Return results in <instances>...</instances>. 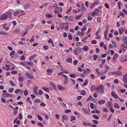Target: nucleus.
<instances>
[{
  "label": "nucleus",
  "mask_w": 127,
  "mask_h": 127,
  "mask_svg": "<svg viewBox=\"0 0 127 127\" xmlns=\"http://www.w3.org/2000/svg\"><path fill=\"white\" fill-rule=\"evenodd\" d=\"M8 18L10 19L12 18L11 13L10 12H8L6 13L2 14L0 17V20H4Z\"/></svg>",
  "instance_id": "f257e3e1"
},
{
  "label": "nucleus",
  "mask_w": 127,
  "mask_h": 127,
  "mask_svg": "<svg viewBox=\"0 0 127 127\" xmlns=\"http://www.w3.org/2000/svg\"><path fill=\"white\" fill-rule=\"evenodd\" d=\"M68 23L67 22H65V24L63 22L60 25V28L61 29H65L66 30L68 29L69 28Z\"/></svg>",
  "instance_id": "f03ea898"
},
{
  "label": "nucleus",
  "mask_w": 127,
  "mask_h": 127,
  "mask_svg": "<svg viewBox=\"0 0 127 127\" xmlns=\"http://www.w3.org/2000/svg\"><path fill=\"white\" fill-rule=\"evenodd\" d=\"M81 52V48L79 47L75 48L74 50L73 54L75 55L79 54Z\"/></svg>",
  "instance_id": "7ed1b4c3"
},
{
  "label": "nucleus",
  "mask_w": 127,
  "mask_h": 127,
  "mask_svg": "<svg viewBox=\"0 0 127 127\" xmlns=\"http://www.w3.org/2000/svg\"><path fill=\"white\" fill-rule=\"evenodd\" d=\"M95 89L99 90L100 93L101 94L103 93L104 92V87L102 85H101L98 87H97Z\"/></svg>",
  "instance_id": "20e7f679"
},
{
  "label": "nucleus",
  "mask_w": 127,
  "mask_h": 127,
  "mask_svg": "<svg viewBox=\"0 0 127 127\" xmlns=\"http://www.w3.org/2000/svg\"><path fill=\"white\" fill-rule=\"evenodd\" d=\"M111 73H112L113 75L116 76L117 75H122L123 73H122L120 71H115L114 72H111Z\"/></svg>",
  "instance_id": "39448f33"
},
{
  "label": "nucleus",
  "mask_w": 127,
  "mask_h": 127,
  "mask_svg": "<svg viewBox=\"0 0 127 127\" xmlns=\"http://www.w3.org/2000/svg\"><path fill=\"white\" fill-rule=\"evenodd\" d=\"M25 75L26 77H28L31 79H32L33 78V74L30 73H25Z\"/></svg>",
  "instance_id": "423d86ee"
},
{
  "label": "nucleus",
  "mask_w": 127,
  "mask_h": 127,
  "mask_svg": "<svg viewBox=\"0 0 127 127\" xmlns=\"http://www.w3.org/2000/svg\"><path fill=\"white\" fill-rule=\"evenodd\" d=\"M111 95L112 96H113L114 98L116 99H118L119 98V97L118 95L115 92L113 91H112L111 92Z\"/></svg>",
  "instance_id": "0eeeda50"
},
{
  "label": "nucleus",
  "mask_w": 127,
  "mask_h": 127,
  "mask_svg": "<svg viewBox=\"0 0 127 127\" xmlns=\"http://www.w3.org/2000/svg\"><path fill=\"white\" fill-rule=\"evenodd\" d=\"M90 70L88 68H87L86 69H84L83 70V73L87 75L88 73H89L90 72Z\"/></svg>",
  "instance_id": "6e6552de"
},
{
  "label": "nucleus",
  "mask_w": 127,
  "mask_h": 127,
  "mask_svg": "<svg viewBox=\"0 0 127 127\" xmlns=\"http://www.w3.org/2000/svg\"><path fill=\"white\" fill-rule=\"evenodd\" d=\"M7 24L5 23L3 25V28L6 30H8L9 29V28L7 26Z\"/></svg>",
  "instance_id": "1a4fd4ad"
},
{
  "label": "nucleus",
  "mask_w": 127,
  "mask_h": 127,
  "mask_svg": "<svg viewBox=\"0 0 127 127\" xmlns=\"http://www.w3.org/2000/svg\"><path fill=\"white\" fill-rule=\"evenodd\" d=\"M58 89L60 90H64L65 89V88L62 87V86L58 85H57Z\"/></svg>",
  "instance_id": "9d476101"
},
{
  "label": "nucleus",
  "mask_w": 127,
  "mask_h": 127,
  "mask_svg": "<svg viewBox=\"0 0 127 127\" xmlns=\"http://www.w3.org/2000/svg\"><path fill=\"white\" fill-rule=\"evenodd\" d=\"M108 28H107L104 33L105 39H106L107 37V34L108 33Z\"/></svg>",
  "instance_id": "9b49d317"
},
{
  "label": "nucleus",
  "mask_w": 127,
  "mask_h": 127,
  "mask_svg": "<svg viewBox=\"0 0 127 127\" xmlns=\"http://www.w3.org/2000/svg\"><path fill=\"white\" fill-rule=\"evenodd\" d=\"M105 102V100H99L98 101V103L100 105L103 104Z\"/></svg>",
  "instance_id": "f8f14e48"
},
{
  "label": "nucleus",
  "mask_w": 127,
  "mask_h": 127,
  "mask_svg": "<svg viewBox=\"0 0 127 127\" xmlns=\"http://www.w3.org/2000/svg\"><path fill=\"white\" fill-rule=\"evenodd\" d=\"M74 18L72 16H70L68 17V19L69 21H74Z\"/></svg>",
  "instance_id": "ddd939ff"
},
{
  "label": "nucleus",
  "mask_w": 127,
  "mask_h": 127,
  "mask_svg": "<svg viewBox=\"0 0 127 127\" xmlns=\"http://www.w3.org/2000/svg\"><path fill=\"white\" fill-rule=\"evenodd\" d=\"M82 110L85 113V114H87L89 115L90 113V111H88L86 109L84 108H83L82 109Z\"/></svg>",
  "instance_id": "4468645a"
},
{
  "label": "nucleus",
  "mask_w": 127,
  "mask_h": 127,
  "mask_svg": "<svg viewBox=\"0 0 127 127\" xmlns=\"http://www.w3.org/2000/svg\"><path fill=\"white\" fill-rule=\"evenodd\" d=\"M38 90V88L37 87L35 86L33 87V90L34 94H35L37 93Z\"/></svg>",
  "instance_id": "2eb2a0df"
},
{
  "label": "nucleus",
  "mask_w": 127,
  "mask_h": 127,
  "mask_svg": "<svg viewBox=\"0 0 127 127\" xmlns=\"http://www.w3.org/2000/svg\"><path fill=\"white\" fill-rule=\"evenodd\" d=\"M82 123L83 125L85 126H89L90 127L91 126V124L88 123H87L85 122H83Z\"/></svg>",
  "instance_id": "dca6fc26"
},
{
  "label": "nucleus",
  "mask_w": 127,
  "mask_h": 127,
  "mask_svg": "<svg viewBox=\"0 0 127 127\" xmlns=\"http://www.w3.org/2000/svg\"><path fill=\"white\" fill-rule=\"evenodd\" d=\"M25 79V77L23 76H21L18 78V80L20 82L23 81Z\"/></svg>",
  "instance_id": "f3484780"
},
{
  "label": "nucleus",
  "mask_w": 127,
  "mask_h": 127,
  "mask_svg": "<svg viewBox=\"0 0 127 127\" xmlns=\"http://www.w3.org/2000/svg\"><path fill=\"white\" fill-rule=\"evenodd\" d=\"M120 60L121 62H124L126 61L125 56L121 58L120 59Z\"/></svg>",
  "instance_id": "a211bd4d"
},
{
  "label": "nucleus",
  "mask_w": 127,
  "mask_h": 127,
  "mask_svg": "<svg viewBox=\"0 0 127 127\" xmlns=\"http://www.w3.org/2000/svg\"><path fill=\"white\" fill-rule=\"evenodd\" d=\"M66 61L68 63H71L72 62V60L71 58H68L66 59Z\"/></svg>",
  "instance_id": "6ab92c4d"
},
{
  "label": "nucleus",
  "mask_w": 127,
  "mask_h": 127,
  "mask_svg": "<svg viewBox=\"0 0 127 127\" xmlns=\"http://www.w3.org/2000/svg\"><path fill=\"white\" fill-rule=\"evenodd\" d=\"M123 40L124 43L126 44L127 43V37L126 36L123 37Z\"/></svg>",
  "instance_id": "aec40b11"
},
{
  "label": "nucleus",
  "mask_w": 127,
  "mask_h": 127,
  "mask_svg": "<svg viewBox=\"0 0 127 127\" xmlns=\"http://www.w3.org/2000/svg\"><path fill=\"white\" fill-rule=\"evenodd\" d=\"M41 89L43 90L44 91L47 92H49V89L47 88H46V87H42V88Z\"/></svg>",
  "instance_id": "412c9836"
},
{
  "label": "nucleus",
  "mask_w": 127,
  "mask_h": 127,
  "mask_svg": "<svg viewBox=\"0 0 127 127\" xmlns=\"http://www.w3.org/2000/svg\"><path fill=\"white\" fill-rule=\"evenodd\" d=\"M9 35V34L7 32H4L3 31H1L0 32V35Z\"/></svg>",
  "instance_id": "4be33fe9"
},
{
  "label": "nucleus",
  "mask_w": 127,
  "mask_h": 127,
  "mask_svg": "<svg viewBox=\"0 0 127 127\" xmlns=\"http://www.w3.org/2000/svg\"><path fill=\"white\" fill-rule=\"evenodd\" d=\"M114 107L116 108H120V106L117 103H115L114 104Z\"/></svg>",
  "instance_id": "5701e85b"
},
{
  "label": "nucleus",
  "mask_w": 127,
  "mask_h": 127,
  "mask_svg": "<svg viewBox=\"0 0 127 127\" xmlns=\"http://www.w3.org/2000/svg\"><path fill=\"white\" fill-rule=\"evenodd\" d=\"M72 10V7H70L69 9H68L66 13L67 14H70V12Z\"/></svg>",
  "instance_id": "b1692460"
},
{
  "label": "nucleus",
  "mask_w": 127,
  "mask_h": 127,
  "mask_svg": "<svg viewBox=\"0 0 127 127\" xmlns=\"http://www.w3.org/2000/svg\"><path fill=\"white\" fill-rule=\"evenodd\" d=\"M80 94L81 95H84L86 94V92L84 90H82L81 91Z\"/></svg>",
  "instance_id": "393cba45"
},
{
  "label": "nucleus",
  "mask_w": 127,
  "mask_h": 127,
  "mask_svg": "<svg viewBox=\"0 0 127 127\" xmlns=\"http://www.w3.org/2000/svg\"><path fill=\"white\" fill-rule=\"evenodd\" d=\"M82 49L85 51H88V48L87 46H85L82 48Z\"/></svg>",
  "instance_id": "a878e982"
},
{
  "label": "nucleus",
  "mask_w": 127,
  "mask_h": 127,
  "mask_svg": "<svg viewBox=\"0 0 127 127\" xmlns=\"http://www.w3.org/2000/svg\"><path fill=\"white\" fill-rule=\"evenodd\" d=\"M28 32V31L27 29L26 30V31L25 32H22L21 33V36H24Z\"/></svg>",
  "instance_id": "bb28decb"
},
{
  "label": "nucleus",
  "mask_w": 127,
  "mask_h": 127,
  "mask_svg": "<svg viewBox=\"0 0 127 127\" xmlns=\"http://www.w3.org/2000/svg\"><path fill=\"white\" fill-rule=\"evenodd\" d=\"M82 14L80 15H78L76 16L75 18V19L78 20L80 19L81 17V16H82Z\"/></svg>",
  "instance_id": "cd10ccee"
},
{
  "label": "nucleus",
  "mask_w": 127,
  "mask_h": 127,
  "mask_svg": "<svg viewBox=\"0 0 127 127\" xmlns=\"http://www.w3.org/2000/svg\"><path fill=\"white\" fill-rule=\"evenodd\" d=\"M45 16L48 18H52L53 17L52 15L50 14H47L45 15Z\"/></svg>",
  "instance_id": "c85d7f7f"
},
{
  "label": "nucleus",
  "mask_w": 127,
  "mask_h": 127,
  "mask_svg": "<svg viewBox=\"0 0 127 127\" xmlns=\"http://www.w3.org/2000/svg\"><path fill=\"white\" fill-rule=\"evenodd\" d=\"M92 116L94 118L97 120H98L99 118V117L96 115H93Z\"/></svg>",
  "instance_id": "c756f323"
},
{
  "label": "nucleus",
  "mask_w": 127,
  "mask_h": 127,
  "mask_svg": "<svg viewBox=\"0 0 127 127\" xmlns=\"http://www.w3.org/2000/svg\"><path fill=\"white\" fill-rule=\"evenodd\" d=\"M101 29L100 28L98 29V30L96 31L95 33V35H97L98 33L101 31Z\"/></svg>",
  "instance_id": "7c9ffc66"
},
{
  "label": "nucleus",
  "mask_w": 127,
  "mask_h": 127,
  "mask_svg": "<svg viewBox=\"0 0 127 127\" xmlns=\"http://www.w3.org/2000/svg\"><path fill=\"white\" fill-rule=\"evenodd\" d=\"M26 101L28 103H30V104H31L32 103V101L30 99V98L29 97H27Z\"/></svg>",
  "instance_id": "2f4dec72"
},
{
  "label": "nucleus",
  "mask_w": 127,
  "mask_h": 127,
  "mask_svg": "<svg viewBox=\"0 0 127 127\" xmlns=\"http://www.w3.org/2000/svg\"><path fill=\"white\" fill-rule=\"evenodd\" d=\"M71 119L70 120L71 122H72L73 121H74L76 119V118L74 116H71Z\"/></svg>",
  "instance_id": "473e14b6"
},
{
  "label": "nucleus",
  "mask_w": 127,
  "mask_h": 127,
  "mask_svg": "<svg viewBox=\"0 0 127 127\" xmlns=\"http://www.w3.org/2000/svg\"><path fill=\"white\" fill-rule=\"evenodd\" d=\"M100 1L99 0H95L94 3L95 5L98 4L99 3Z\"/></svg>",
  "instance_id": "72a5a7b5"
},
{
  "label": "nucleus",
  "mask_w": 127,
  "mask_h": 127,
  "mask_svg": "<svg viewBox=\"0 0 127 127\" xmlns=\"http://www.w3.org/2000/svg\"><path fill=\"white\" fill-rule=\"evenodd\" d=\"M20 64L24 66H26L27 65V62H24L23 63H20Z\"/></svg>",
  "instance_id": "f704fd0d"
},
{
  "label": "nucleus",
  "mask_w": 127,
  "mask_h": 127,
  "mask_svg": "<svg viewBox=\"0 0 127 127\" xmlns=\"http://www.w3.org/2000/svg\"><path fill=\"white\" fill-rule=\"evenodd\" d=\"M62 118L64 120H67V118H68L67 116L66 115H63L62 116Z\"/></svg>",
  "instance_id": "c9c22d12"
},
{
  "label": "nucleus",
  "mask_w": 127,
  "mask_h": 127,
  "mask_svg": "<svg viewBox=\"0 0 127 127\" xmlns=\"http://www.w3.org/2000/svg\"><path fill=\"white\" fill-rule=\"evenodd\" d=\"M88 82V80H86L84 82V83H83V86H86Z\"/></svg>",
  "instance_id": "e433bc0d"
},
{
  "label": "nucleus",
  "mask_w": 127,
  "mask_h": 127,
  "mask_svg": "<svg viewBox=\"0 0 127 127\" xmlns=\"http://www.w3.org/2000/svg\"><path fill=\"white\" fill-rule=\"evenodd\" d=\"M34 102L36 103H40L41 102L40 100L38 99H36L34 101Z\"/></svg>",
  "instance_id": "4c0bfd02"
},
{
  "label": "nucleus",
  "mask_w": 127,
  "mask_h": 127,
  "mask_svg": "<svg viewBox=\"0 0 127 127\" xmlns=\"http://www.w3.org/2000/svg\"><path fill=\"white\" fill-rule=\"evenodd\" d=\"M72 37L70 33H69L68 36V38L70 40H71L72 39Z\"/></svg>",
  "instance_id": "58836bf2"
},
{
  "label": "nucleus",
  "mask_w": 127,
  "mask_h": 127,
  "mask_svg": "<svg viewBox=\"0 0 127 127\" xmlns=\"http://www.w3.org/2000/svg\"><path fill=\"white\" fill-rule=\"evenodd\" d=\"M23 116L22 114L21 113H20L19 115L18 118L19 120H22V119Z\"/></svg>",
  "instance_id": "ea45409f"
},
{
  "label": "nucleus",
  "mask_w": 127,
  "mask_h": 127,
  "mask_svg": "<svg viewBox=\"0 0 127 127\" xmlns=\"http://www.w3.org/2000/svg\"><path fill=\"white\" fill-rule=\"evenodd\" d=\"M10 83L11 85L13 86H16V84H14L13 81L12 80L10 81Z\"/></svg>",
  "instance_id": "a19ab883"
},
{
  "label": "nucleus",
  "mask_w": 127,
  "mask_h": 127,
  "mask_svg": "<svg viewBox=\"0 0 127 127\" xmlns=\"http://www.w3.org/2000/svg\"><path fill=\"white\" fill-rule=\"evenodd\" d=\"M93 57L94 60V61H95L96 60L97 57V55L95 54L93 55Z\"/></svg>",
  "instance_id": "79ce46f5"
},
{
  "label": "nucleus",
  "mask_w": 127,
  "mask_h": 127,
  "mask_svg": "<svg viewBox=\"0 0 127 127\" xmlns=\"http://www.w3.org/2000/svg\"><path fill=\"white\" fill-rule=\"evenodd\" d=\"M37 118L38 119L41 121L43 120L42 118L39 115H38L37 117Z\"/></svg>",
  "instance_id": "37998d69"
},
{
  "label": "nucleus",
  "mask_w": 127,
  "mask_h": 127,
  "mask_svg": "<svg viewBox=\"0 0 127 127\" xmlns=\"http://www.w3.org/2000/svg\"><path fill=\"white\" fill-rule=\"evenodd\" d=\"M99 69L98 68H96L95 69L96 72L98 75H101L102 74H100V73L99 72Z\"/></svg>",
  "instance_id": "c03bdc74"
},
{
  "label": "nucleus",
  "mask_w": 127,
  "mask_h": 127,
  "mask_svg": "<svg viewBox=\"0 0 127 127\" xmlns=\"http://www.w3.org/2000/svg\"><path fill=\"white\" fill-rule=\"evenodd\" d=\"M8 94V93H3L2 95V96L3 97H7V94Z\"/></svg>",
  "instance_id": "a18cd8bd"
},
{
  "label": "nucleus",
  "mask_w": 127,
  "mask_h": 127,
  "mask_svg": "<svg viewBox=\"0 0 127 127\" xmlns=\"http://www.w3.org/2000/svg\"><path fill=\"white\" fill-rule=\"evenodd\" d=\"M118 53H115L113 57V58L116 59L118 57Z\"/></svg>",
  "instance_id": "49530a36"
},
{
  "label": "nucleus",
  "mask_w": 127,
  "mask_h": 127,
  "mask_svg": "<svg viewBox=\"0 0 127 127\" xmlns=\"http://www.w3.org/2000/svg\"><path fill=\"white\" fill-rule=\"evenodd\" d=\"M91 43L92 44H96L97 43V41L96 40H93L91 41Z\"/></svg>",
  "instance_id": "de8ad7c7"
},
{
  "label": "nucleus",
  "mask_w": 127,
  "mask_h": 127,
  "mask_svg": "<svg viewBox=\"0 0 127 127\" xmlns=\"http://www.w3.org/2000/svg\"><path fill=\"white\" fill-rule=\"evenodd\" d=\"M5 66L6 67H7V68H6L5 69V70H9L10 69V66L9 65H7V64H5Z\"/></svg>",
  "instance_id": "09e8293b"
},
{
  "label": "nucleus",
  "mask_w": 127,
  "mask_h": 127,
  "mask_svg": "<svg viewBox=\"0 0 127 127\" xmlns=\"http://www.w3.org/2000/svg\"><path fill=\"white\" fill-rule=\"evenodd\" d=\"M48 46L47 45H45L43 46V48L45 50H47L48 49Z\"/></svg>",
  "instance_id": "8fccbe9b"
},
{
  "label": "nucleus",
  "mask_w": 127,
  "mask_h": 127,
  "mask_svg": "<svg viewBox=\"0 0 127 127\" xmlns=\"http://www.w3.org/2000/svg\"><path fill=\"white\" fill-rule=\"evenodd\" d=\"M50 84L54 88H55L56 87V85L53 82H50Z\"/></svg>",
  "instance_id": "3c124183"
},
{
  "label": "nucleus",
  "mask_w": 127,
  "mask_h": 127,
  "mask_svg": "<svg viewBox=\"0 0 127 127\" xmlns=\"http://www.w3.org/2000/svg\"><path fill=\"white\" fill-rule=\"evenodd\" d=\"M33 63L32 62H27V65L28 64L30 66H32L33 65Z\"/></svg>",
  "instance_id": "603ef678"
},
{
  "label": "nucleus",
  "mask_w": 127,
  "mask_h": 127,
  "mask_svg": "<svg viewBox=\"0 0 127 127\" xmlns=\"http://www.w3.org/2000/svg\"><path fill=\"white\" fill-rule=\"evenodd\" d=\"M58 7V5L57 4H55L54 6H53L52 7V8H54L55 9L57 8Z\"/></svg>",
  "instance_id": "864d4df0"
},
{
  "label": "nucleus",
  "mask_w": 127,
  "mask_h": 127,
  "mask_svg": "<svg viewBox=\"0 0 127 127\" xmlns=\"http://www.w3.org/2000/svg\"><path fill=\"white\" fill-rule=\"evenodd\" d=\"M25 59V57L23 55L20 58V60L22 61H23Z\"/></svg>",
  "instance_id": "5fc2aeb1"
},
{
  "label": "nucleus",
  "mask_w": 127,
  "mask_h": 127,
  "mask_svg": "<svg viewBox=\"0 0 127 127\" xmlns=\"http://www.w3.org/2000/svg\"><path fill=\"white\" fill-rule=\"evenodd\" d=\"M27 85L29 86L32 83V82L30 80H28L27 81Z\"/></svg>",
  "instance_id": "6e6d98bb"
},
{
  "label": "nucleus",
  "mask_w": 127,
  "mask_h": 127,
  "mask_svg": "<svg viewBox=\"0 0 127 127\" xmlns=\"http://www.w3.org/2000/svg\"><path fill=\"white\" fill-rule=\"evenodd\" d=\"M95 85H93L91 87V91H93L95 88Z\"/></svg>",
  "instance_id": "4d7b16f0"
},
{
  "label": "nucleus",
  "mask_w": 127,
  "mask_h": 127,
  "mask_svg": "<svg viewBox=\"0 0 127 127\" xmlns=\"http://www.w3.org/2000/svg\"><path fill=\"white\" fill-rule=\"evenodd\" d=\"M105 68L106 69H109V66L107 64H106L104 66Z\"/></svg>",
  "instance_id": "13d9d810"
},
{
  "label": "nucleus",
  "mask_w": 127,
  "mask_h": 127,
  "mask_svg": "<svg viewBox=\"0 0 127 127\" xmlns=\"http://www.w3.org/2000/svg\"><path fill=\"white\" fill-rule=\"evenodd\" d=\"M14 89L13 88L10 89L8 90V91L9 93H12Z\"/></svg>",
  "instance_id": "bf43d9fd"
},
{
  "label": "nucleus",
  "mask_w": 127,
  "mask_h": 127,
  "mask_svg": "<svg viewBox=\"0 0 127 127\" xmlns=\"http://www.w3.org/2000/svg\"><path fill=\"white\" fill-rule=\"evenodd\" d=\"M57 9L59 11H60V12H61L62 10V8L60 7H58L57 8Z\"/></svg>",
  "instance_id": "052dcab7"
},
{
  "label": "nucleus",
  "mask_w": 127,
  "mask_h": 127,
  "mask_svg": "<svg viewBox=\"0 0 127 127\" xmlns=\"http://www.w3.org/2000/svg\"><path fill=\"white\" fill-rule=\"evenodd\" d=\"M92 122L93 123H94L95 124H98V121L95 120H92Z\"/></svg>",
  "instance_id": "680f3d73"
},
{
  "label": "nucleus",
  "mask_w": 127,
  "mask_h": 127,
  "mask_svg": "<svg viewBox=\"0 0 127 127\" xmlns=\"http://www.w3.org/2000/svg\"><path fill=\"white\" fill-rule=\"evenodd\" d=\"M97 22L99 23L100 22V18L99 17H97Z\"/></svg>",
  "instance_id": "e2e57ef3"
},
{
  "label": "nucleus",
  "mask_w": 127,
  "mask_h": 127,
  "mask_svg": "<svg viewBox=\"0 0 127 127\" xmlns=\"http://www.w3.org/2000/svg\"><path fill=\"white\" fill-rule=\"evenodd\" d=\"M91 28H89L88 29V31L86 32L87 34H88L91 31Z\"/></svg>",
  "instance_id": "0e129e2a"
},
{
  "label": "nucleus",
  "mask_w": 127,
  "mask_h": 127,
  "mask_svg": "<svg viewBox=\"0 0 127 127\" xmlns=\"http://www.w3.org/2000/svg\"><path fill=\"white\" fill-rule=\"evenodd\" d=\"M28 92L26 90H25L24 92V94L25 95H26L28 94Z\"/></svg>",
  "instance_id": "69168bd1"
},
{
  "label": "nucleus",
  "mask_w": 127,
  "mask_h": 127,
  "mask_svg": "<svg viewBox=\"0 0 127 127\" xmlns=\"http://www.w3.org/2000/svg\"><path fill=\"white\" fill-rule=\"evenodd\" d=\"M123 79H127V73H126L123 75Z\"/></svg>",
  "instance_id": "338daca9"
},
{
  "label": "nucleus",
  "mask_w": 127,
  "mask_h": 127,
  "mask_svg": "<svg viewBox=\"0 0 127 127\" xmlns=\"http://www.w3.org/2000/svg\"><path fill=\"white\" fill-rule=\"evenodd\" d=\"M43 93V92L41 90H39L38 91V93L40 95H41Z\"/></svg>",
  "instance_id": "774afa93"
}]
</instances>
